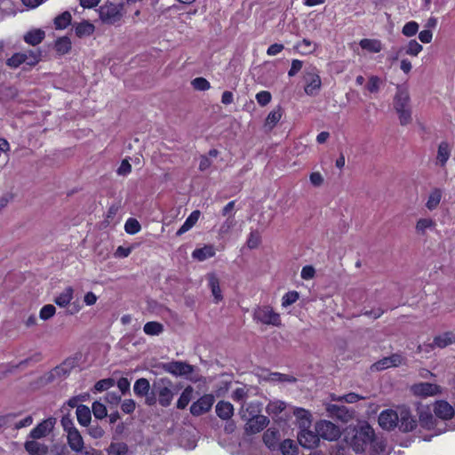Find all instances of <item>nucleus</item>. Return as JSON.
I'll return each mask as SVG.
<instances>
[{
  "mask_svg": "<svg viewBox=\"0 0 455 455\" xmlns=\"http://www.w3.org/2000/svg\"><path fill=\"white\" fill-rule=\"evenodd\" d=\"M44 36L45 33L44 30L36 28L27 32L23 39L28 44L35 46L39 44L44 40Z\"/></svg>",
  "mask_w": 455,
  "mask_h": 455,
  "instance_id": "28",
  "label": "nucleus"
},
{
  "mask_svg": "<svg viewBox=\"0 0 455 455\" xmlns=\"http://www.w3.org/2000/svg\"><path fill=\"white\" fill-rule=\"evenodd\" d=\"M390 367H391V365H390L388 356L382 358L381 360L376 362L372 365V369L375 371H383V370L388 369Z\"/></svg>",
  "mask_w": 455,
  "mask_h": 455,
  "instance_id": "62",
  "label": "nucleus"
},
{
  "mask_svg": "<svg viewBox=\"0 0 455 455\" xmlns=\"http://www.w3.org/2000/svg\"><path fill=\"white\" fill-rule=\"evenodd\" d=\"M114 383H115V381L112 379H104L99 380L95 384L94 388L96 391L101 392V391L107 390L109 387H113Z\"/></svg>",
  "mask_w": 455,
  "mask_h": 455,
  "instance_id": "58",
  "label": "nucleus"
},
{
  "mask_svg": "<svg viewBox=\"0 0 455 455\" xmlns=\"http://www.w3.org/2000/svg\"><path fill=\"white\" fill-rule=\"evenodd\" d=\"M331 399L333 401H342V402H346L348 403H356L357 401L363 399V396H361L355 393H349L343 396H332Z\"/></svg>",
  "mask_w": 455,
  "mask_h": 455,
  "instance_id": "56",
  "label": "nucleus"
},
{
  "mask_svg": "<svg viewBox=\"0 0 455 455\" xmlns=\"http://www.w3.org/2000/svg\"><path fill=\"white\" fill-rule=\"evenodd\" d=\"M143 331L148 335H159L164 331V326L157 322H148L144 325Z\"/></svg>",
  "mask_w": 455,
  "mask_h": 455,
  "instance_id": "45",
  "label": "nucleus"
},
{
  "mask_svg": "<svg viewBox=\"0 0 455 455\" xmlns=\"http://www.w3.org/2000/svg\"><path fill=\"white\" fill-rule=\"evenodd\" d=\"M433 411L438 419L448 420L454 415V408L447 401L438 400L433 404Z\"/></svg>",
  "mask_w": 455,
  "mask_h": 455,
  "instance_id": "19",
  "label": "nucleus"
},
{
  "mask_svg": "<svg viewBox=\"0 0 455 455\" xmlns=\"http://www.w3.org/2000/svg\"><path fill=\"white\" fill-rule=\"evenodd\" d=\"M411 391L417 396L427 397L442 394L443 388L437 384L420 382L413 385Z\"/></svg>",
  "mask_w": 455,
  "mask_h": 455,
  "instance_id": "11",
  "label": "nucleus"
},
{
  "mask_svg": "<svg viewBox=\"0 0 455 455\" xmlns=\"http://www.w3.org/2000/svg\"><path fill=\"white\" fill-rule=\"evenodd\" d=\"M299 298V292L296 291L285 293L282 298V307H287L295 303Z\"/></svg>",
  "mask_w": 455,
  "mask_h": 455,
  "instance_id": "51",
  "label": "nucleus"
},
{
  "mask_svg": "<svg viewBox=\"0 0 455 455\" xmlns=\"http://www.w3.org/2000/svg\"><path fill=\"white\" fill-rule=\"evenodd\" d=\"M150 385L147 379H139L133 387V391L137 395L143 396L148 394Z\"/></svg>",
  "mask_w": 455,
  "mask_h": 455,
  "instance_id": "43",
  "label": "nucleus"
},
{
  "mask_svg": "<svg viewBox=\"0 0 455 455\" xmlns=\"http://www.w3.org/2000/svg\"><path fill=\"white\" fill-rule=\"evenodd\" d=\"M216 413L222 419H228L234 414V407L229 402L220 401L216 405Z\"/></svg>",
  "mask_w": 455,
  "mask_h": 455,
  "instance_id": "32",
  "label": "nucleus"
},
{
  "mask_svg": "<svg viewBox=\"0 0 455 455\" xmlns=\"http://www.w3.org/2000/svg\"><path fill=\"white\" fill-rule=\"evenodd\" d=\"M282 455H298L299 446L295 441L285 439L278 445Z\"/></svg>",
  "mask_w": 455,
  "mask_h": 455,
  "instance_id": "35",
  "label": "nucleus"
},
{
  "mask_svg": "<svg viewBox=\"0 0 455 455\" xmlns=\"http://www.w3.org/2000/svg\"><path fill=\"white\" fill-rule=\"evenodd\" d=\"M71 14L69 12H64L54 19V26L57 29L66 28L71 22Z\"/></svg>",
  "mask_w": 455,
  "mask_h": 455,
  "instance_id": "41",
  "label": "nucleus"
},
{
  "mask_svg": "<svg viewBox=\"0 0 455 455\" xmlns=\"http://www.w3.org/2000/svg\"><path fill=\"white\" fill-rule=\"evenodd\" d=\"M128 451L124 443H112L108 449V455H125Z\"/></svg>",
  "mask_w": 455,
  "mask_h": 455,
  "instance_id": "46",
  "label": "nucleus"
},
{
  "mask_svg": "<svg viewBox=\"0 0 455 455\" xmlns=\"http://www.w3.org/2000/svg\"><path fill=\"white\" fill-rule=\"evenodd\" d=\"M191 84L195 90L207 91L211 88L210 83L204 77H196L191 81Z\"/></svg>",
  "mask_w": 455,
  "mask_h": 455,
  "instance_id": "55",
  "label": "nucleus"
},
{
  "mask_svg": "<svg viewBox=\"0 0 455 455\" xmlns=\"http://www.w3.org/2000/svg\"><path fill=\"white\" fill-rule=\"evenodd\" d=\"M158 385V402L162 406L167 407L171 404L173 398V393L172 391V383L168 379H161Z\"/></svg>",
  "mask_w": 455,
  "mask_h": 455,
  "instance_id": "9",
  "label": "nucleus"
},
{
  "mask_svg": "<svg viewBox=\"0 0 455 455\" xmlns=\"http://www.w3.org/2000/svg\"><path fill=\"white\" fill-rule=\"evenodd\" d=\"M391 367H397L405 363V357L401 354H393L388 356Z\"/></svg>",
  "mask_w": 455,
  "mask_h": 455,
  "instance_id": "61",
  "label": "nucleus"
},
{
  "mask_svg": "<svg viewBox=\"0 0 455 455\" xmlns=\"http://www.w3.org/2000/svg\"><path fill=\"white\" fill-rule=\"evenodd\" d=\"M359 45L370 53H379L383 49V44L379 39L363 38L359 42Z\"/></svg>",
  "mask_w": 455,
  "mask_h": 455,
  "instance_id": "26",
  "label": "nucleus"
},
{
  "mask_svg": "<svg viewBox=\"0 0 455 455\" xmlns=\"http://www.w3.org/2000/svg\"><path fill=\"white\" fill-rule=\"evenodd\" d=\"M67 438H68V446L70 447V449L73 451H75L76 453H78L79 451H82V450L84 446V443L83 437L77 429L71 430L67 435Z\"/></svg>",
  "mask_w": 455,
  "mask_h": 455,
  "instance_id": "23",
  "label": "nucleus"
},
{
  "mask_svg": "<svg viewBox=\"0 0 455 455\" xmlns=\"http://www.w3.org/2000/svg\"><path fill=\"white\" fill-rule=\"evenodd\" d=\"M216 250L212 244H205L201 248H196L192 252V258L197 261H204L214 257Z\"/></svg>",
  "mask_w": 455,
  "mask_h": 455,
  "instance_id": "24",
  "label": "nucleus"
},
{
  "mask_svg": "<svg viewBox=\"0 0 455 455\" xmlns=\"http://www.w3.org/2000/svg\"><path fill=\"white\" fill-rule=\"evenodd\" d=\"M436 223L432 218H420L417 220L415 230L417 234L424 235L427 230L435 228Z\"/></svg>",
  "mask_w": 455,
  "mask_h": 455,
  "instance_id": "29",
  "label": "nucleus"
},
{
  "mask_svg": "<svg viewBox=\"0 0 455 455\" xmlns=\"http://www.w3.org/2000/svg\"><path fill=\"white\" fill-rule=\"evenodd\" d=\"M193 391H194L193 387L190 386L187 387L183 390V392L181 393V395L177 402V407L179 409H184L188 406V404L191 401Z\"/></svg>",
  "mask_w": 455,
  "mask_h": 455,
  "instance_id": "38",
  "label": "nucleus"
},
{
  "mask_svg": "<svg viewBox=\"0 0 455 455\" xmlns=\"http://www.w3.org/2000/svg\"><path fill=\"white\" fill-rule=\"evenodd\" d=\"M92 413L97 419H104L107 416V408L106 406L100 403L94 402L92 406Z\"/></svg>",
  "mask_w": 455,
  "mask_h": 455,
  "instance_id": "54",
  "label": "nucleus"
},
{
  "mask_svg": "<svg viewBox=\"0 0 455 455\" xmlns=\"http://www.w3.org/2000/svg\"><path fill=\"white\" fill-rule=\"evenodd\" d=\"M419 420L422 427L434 430L435 435H440L448 430H455V427L448 426L446 423L439 422L429 411L420 410L419 411Z\"/></svg>",
  "mask_w": 455,
  "mask_h": 455,
  "instance_id": "5",
  "label": "nucleus"
},
{
  "mask_svg": "<svg viewBox=\"0 0 455 455\" xmlns=\"http://www.w3.org/2000/svg\"><path fill=\"white\" fill-rule=\"evenodd\" d=\"M141 227L139 221L135 219L130 218L126 220L124 224V229L126 233L130 235H134L140 232Z\"/></svg>",
  "mask_w": 455,
  "mask_h": 455,
  "instance_id": "50",
  "label": "nucleus"
},
{
  "mask_svg": "<svg viewBox=\"0 0 455 455\" xmlns=\"http://www.w3.org/2000/svg\"><path fill=\"white\" fill-rule=\"evenodd\" d=\"M24 449L29 455H46L49 448L37 439L28 438L24 443Z\"/></svg>",
  "mask_w": 455,
  "mask_h": 455,
  "instance_id": "20",
  "label": "nucleus"
},
{
  "mask_svg": "<svg viewBox=\"0 0 455 455\" xmlns=\"http://www.w3.org/2000/svg\"><path fill=\"white\" fill-rule=\"evenodd\" d=\"M241 418L245 420L250 418H254L256 416H259L260 414V406L257 403H245L242 406L240 410Z\"/></svg>",
  "mask_w": 455,
  "mask_h": 455,
  "instance_id": "27",
  "label": "nucleus"
},
{
  "mask_svg": "<svg viewBox=\"0 0 455 455\" xmlns=\"http://www.w3.org/2000/svg\"><path fill=\"white\" fill-rule=\"evenodd\" d=\"M417 426L416 419L411 416L410 410L406 406L398 407V426L403 432L413 430Z\"/></svg>",
  "mask_w": 455,
  "mask_h": 455,
  "instance_id": "12",
  "label": "nucleus"
},
{
  "mask_svg": "<svg viewBox=\"0 0 455 455\" xmlns=\"http://www.w3.org/2000/svg\"><path fill=\"white\" fill-rule=\"evenodd\" d=\"M326 411L331 416L337 417L340 419L342 421H347V417H343L339 412H346V415L348 416V411L345 406H339L336 404H327Z\"/></svg>",
  "mask_w": 455,
  "mask_h": 455,
  "instance_id": "40",
  "label": "nucleus"
},
{
  "mask_svg": "<svg viewBox=\"0 0 455 455\" xmlns=\"http://www.w3.org/2000/svg\"><path fill=\"white\" fill-rule=\"evenodd\" d=\"M419 24L416 21H409L403 27L402 33L403 36L411 37L417 34Z\"/></svg>",
  "mask_w": 455,
  "mask_h": 455,
  "instance_id": "53",
  "label": "nucleus"
},
{
  "mask_svg": "<svg viewBox=\"0 0 455 455\" xmlns=\"http://www.w3.org/2000/svg\"><path fill=\"white\" fill-rule=\"evenodd\" d=\"M382 84V80L377 76H371L367 84V90L371 93H377Z\"/></svg>",
  "mask_w": 455,
  "mask_h": 455,
  "instance_id": "49",
  "label": "nucleus"
},
{
  "mask_svg": "<svg viewBox=\"0 0 455 455\" xmlns=\"http://www.w3.org/2000/svg\"><path fill=\"white\" fill-rule=\"evenodd\" d=\"M42 52L38 49H28L23 52H15L5 61L10 68H18L22 64L30 67L36 66L41 60Z\"/></svg>",
  "mask_w": 455,
  "mask_h": 455,
  "instance_id": "4",
  "label": "nucleus"
},
{
  "mask_svg": "<svg viewBox=\"0 0 455 455\" xmlns=\"http://www.w3.org/2000/svg\"><path fill=\"white\" fill-rule=\"evenodd\" d=\"M280 440V432L275 427H269L263 435V442L270 450H275L278 447Z\"/></svg>",
  "mask_w": 455,
  "mask_h": 455,
  "instance_id": "25",
  "label": "nucleus"
},
{
  "mask_svg": "<svg viewBox=\"0 0 455 455\" xmlns=\"http://www.w3.org/2000/svg\"><path fill=\"white\" fill-rule=\"evenodd\" d=\"M76 413L77 421L79 422L80 425L86 427L90 424L92 417L89 407L85 405H79L76 408Z\"/></svg>",
  "mask_w": 455,
  "mask_h": 455,
  "instance_id": "37",
  "label": "nucleus"
},
{
  "mask_svg": "<svg viewBox=\"0 0 455 455\" xmlns=\"http://www.w3.org/2000/svg\"><path fill=\"white\" fill-rule=\"evenodd\" d=\"M315 429L318 433L320 439L327 441H336L341 435V430L339 426L330 420L321 419L315 424Z\"/></svg>",
  "mask_w": 455,
  "mask_h": 455,
  "instance_id": "7",
  "label": "nucleus"
},
{
  "mask_svg": "<svg viewBox=\"0 0 455 455\" xmlns=\"http://www.w3.org/2000/svg\"><path fill=\"white\" fill-rule=\"evenodd\" d=\"M206 280L208 282V287L211 289L214 303H219L223 299L219 277L215 273H209L206 275Z\"/></svg>",
  "mask_w": 455,
  "mask_h": 455,
  "instance_id": "21",
  "label": "nucleus"
},
{
  "mask_svg": "<svg viewBox=\"0 0 455 455\" xmlns=\"http://www.w3.org/2000/svg\"><path fill=\"white\" fill-rule=\"evenodd\" d=\"M260 242H261V235H260L259 232L257 230L251 231L250 235L248 236L247 242H246L248 248L255 249L260 244Z\"/></svg>",
  "mask_w": 455,
  "mask_h": 455,
  "instance_id": "48",
  "label": "nucleus"
},
{
  "mask_svg": "<svg viewBox=\"0 0 455 455\" xmlns=\"http://www.w3.org/2000/svg\"><path fill=\"white\" fill-rule=\"evenodd\" d=\"M286 409V403L280 400L270 401L267 405V412L273 418H279Z\"/></svg>",
  "mask_w": 455,
  "mask_h": 455,
  "instance_id": "34",
  "label": "nucleus"
},
{
  "mask_svg": "<svg viewBox=\"0 0 455 455\" xmlns=\"http://www.w3.org/2000/svg\"><path fill=\"white\" fill-rule=\"evenodd\" d=\"M442 196H443V192L440 188L432 189L428 195V197H427V200L426 203V207L429 211L435 210L441 202Z\"/></svg>",
  "mask_w": 455,
  "mask_h": 455,
  "instance_id": "36",
  "label": "nucleus"
},
{
  "mask_svg": "<svg viewBox=\"0 0 455 455\" xmlns=\"http://www.w3.org/2000/svg\"><path fill=\"white\" fill-rule=\"evenodd\" d=\"M73 366V362L71 361H66L60 366L56 367L54 369V375L60 376L61 374L66 375L69 372V370Z\"/></svg>",
  "mask_w": 455,
  "mask_h": 455,
  "instance_id": "60",
  "label": "nucleus"
},
{
  "mask_svg": "<svg viewBox=\"0 0 455 455\" xmlns=\"http://www.w3.org/2000/svg\"><path fill=\"white\" fill-rule=\"evenodd\" d=\"M345 440L355 453L363 455H386V445L381 438L376 437L374 430L366 422L353 429H347Z\"/></svg>",
  "mask_w": 455,
  "mask_h": 455,
  "instance_id": "1",
  "label": "nucleus"
},
{
  "mask_svg": "<svg viewBox=\"0 0 455 455\" xmlns=\"http://www.w3.org/2000/svg\"><path fill=\"white\" fill-rule=\"evenodd\" d=\"M379 424L385 430H392L398 426V408L396 411L387 409L380 412Z\"/></svg>",
  "mask_w": 455,
  "mask_h": 455,
  "instance_id": "13",
  "label": "nucleus"
},
{
  "mask_svg": "<svg viewBox=\"0 0 455 455\" xmlns=\"http://www.w3.org/2000/svg\"><path fill=\"white\" fill-rule=\"evenodd\" d=\"M215 401L212 395H204L195 402L190 407V412L195 416L209 411Z\"/></svg>",
  "mask_w": 455,
  "mask_h": 455,
  "instance_id": "17",
  "label": "nucleus"
},
{
  "mask_svg": "<svg viewBox=\"0 0 455 455\" xmlns=\"http://www.w3.org/2000/svg\"><path fill=\"white\" fill-rule=\"evenodd\" d=\"M315 270L312 266H305L300 273L301 278L304 280H310L314 278Z\"/></svg>",
  "mask_w": 455,
  "mask_h": 455,
  "instance_id": "63",
  "label": "nucleus"
},
{
  "mask_svg": "<svg viewBox=\"0 0 455 455\" xmlns=\"http://www.w3.org/2000/svg\"><path fill=\"white\" fill-rule=\"evenodd\" d=\"M423 50V46L416 40H410L407 44L395 50V54L391 57L392 60H398L403 54L411 57H417Z\"/></svg>",
  "mask_w": 455,
  "mask_h": 455,
  "instance_id": "14",
  "label": "nucleus"
},
{
  "mask_svg": "<svg viewBox=\"0 0 455 455\" xmlns=\"http://www.w3.org/2000/svg\"><path fill=\"white\" fill-rule=\"evenodd\" d=\"M132 172V165L128 162V160L124 159L122 161L120 166L117 169V173L119 175L126 176Z\"/></svg>",
  "mask_w": 455,
  "mask_h": 455,
  "instance_id": "64",
  "label": "nucleus"
},
{
  "mask_svg": "<svg viewBox=\"0 0 455 455\" xmlns=\"http://www.w3.org/2000/svg\"><path fill=\"white\" fill-rule=\"evenodd\" d=\"M455 343V333L452 331L443 332L434 339L433 344H429L426 349L422 347V346H419V352L428 351V349H432L434 347H437L440 348H443L449 345Z\"/></svg>",
  "mask_w": 455,
  "mask_h": 455,
  "instance_id": "18",
  "label": "nucleus"
},
{
  "mask_svg": "<svg viewBox=\"0 0 455 455\" xmlns=\"http://www.w3.org/2000/svg\"><path fill=\"white\" fill-rule=\"evenodd\" d=\"M55 313H56L55 307L52 304H47V305H44L40 309L39 317L42 320L46 321V320L52 318L55 315Z\"/></svg>",
  "mask_w": 455,
  "mask_h": 455,
  "instance_id": "52",
  "label": "nucleus"
},
{
  "mask_svg": "<svg viewBox=\"0 0 455 455\" xmlns=\"http://www.w3.org/2000/svg\"><path fill=\"white\" fill-rule=\"evenodd\" d=\"M271 94L269 92L261 91L256 94L257 102L260 106H266L271 101Z\"/></svg>",
  "mask_w": 455,
  "mask_h": 455,
  "instance_id": "59",
  "label": "nucleus"
},
{
  "mask_svg": "<svg viewBox=\"0 0 455 455\" xmlns=\"http://www.w3.org/2000/svg\"><path fill=\"white\" fill-rule=\"evenodd\" d=\"M321 85L320 76L315 70L306 73L304 91L307 95H316L320 91Z\"/></svg>",
  "mask_w": 455,
  "mask_h": 455,
  "instance_id": "16",
  "label": "nucleus"
},
{
  "mask_svg": "<svg viewBox=\"0 0 455 455\" xmlns=\"http://www.w3.org/2000/svg\"><path fill=\"white\" fill-rule=\"evenodd\" d=\"M71 48V42L68 37H61L55 43V49L60 54L67 53Z\"/></svg>",
  "mask_w": 455,
  "mask_h": 455,
  "instance_id": "47",
  "label": "nucleus"
},
{
  "mask_svg": "<svg viewBox=\"0 0 455 455\" xmlns=\"http://www.w3.org/2000/svg\"><path fill=\"white\" fill-rule=\"evenodd\" d=\"M253 319L260 323L281 326V316L269 306L258 307L253 311Z\"/></svg>",
  "mask_w": 455,
  "mask_h": 455,
  "instance_id": "6",
  "label": "nucleus"
},
{
  "mask_svg": "<svg viewBox=\"0 0 455 455\" xmlns=\"http://www.w3.org/2000/svg\"><path fill=\"white\" fill-rule=\"evenodd\" d=\"M293 414L299 428L297 435L299 443L307 449L317 447L320 443V436L315 429H311V413L303 408H295Z\"/></svg>",
  "mask_w": 455,
  "mask_h": 455,
  "instance_id": "2",
  "label": "nucleus"
},
{
  "mask_svg": "<svg viewBox=\"0 0 455 455\" xmlns=\"http://www.w3.org/2000/svg\"><path fill=\"white\" fill-rule=\"evenodd\" d=\"M236 225L235 215H229L219 228V235L224 236L230 233L233 228Z\"/></svg>",
  "mask_w": 455,
  "mask_h": 455,
  "instance_id": "42",
  "label": "nucleus"
},
{
  "mask_svg": "<svg viewBox=\"0 0 455 455\" xmlns=\"http://www.w3.org/2000/svg\"><path fill=\"white\" fill-rule=\"evenodd\" d=\"M56 422L53 417L44 419L30 431L28 438L39 440L48 436L52 432Z\"/></svg>",
  "mask_w": 455,
  "mask_h": 455,
  "instance_id": "8",
  "label": "nucleus"
},
{
  "mask_svg": "<svg viewBox=\"0 0 455 455\" xmlns=\"http://www.w3.org/2000/svg\"><path fill=\"white\" fill-rule=\"evenodd\" d=\"M394 108L402 125L408 124L411 120L409 90L404 85H398L394 97Z\"/></svg>",
  "mask_w": 455,
  "mask_h": 455,
  "instance_id": "3",
  "label": "nucleus"
},
{
  "mask_svg": "<svg viewBox=\"0 0 455 455\" xmlns=\"http://www.w3.org/2000/svg\"><path fill=\"white\" fill-rule=\"evenodd\" d=\"M94 32V26L88 22L84 21L76 25V34L79 37L89 36Z\"/></svg>",
  "mask_w": 455,
  "mask_h": 455,
  "instance_id": "39",
  "label": "nucleus"
},
{
  "mask_svg": "<svg viewBox=\"0 0 455 455\" xmlns=\"http://www.w3.org/2000/svg\"><path fill=\"white\" fill-rule=\"evenodd\" d=\"M100 18L104 22L114 23L120 19V13L116 7H102L100 11Z\"/></svg>",
  "mask_w": 455,
  "mask_h": 455,
  "instance_id": "31",
  "label": "nucleus"
},
{
  "mask_svg": "<svg viewBox=\"0 0 455 455\" xmlns=\"http://www.w3.org/2000/svg\"><path fill=\"white\" fill-rule=\"evenodd\" d=\"M244 431L247 435H254L262 431L269 423L268 419L264 415L256 416L245 419Z\"/></svg>",
  "mask_w": 455,
  "mask_h": 455,
  "instance_id": "15",
  "label": "nucleus"
},
{
  "mask_svg": "<svg viewBox=\"0 0 455 455\" xmlns=\"http://www.w3.org/2000/svg\"><path fill=\"white\" fill-rule=\"evenodd\" d=\"M74 289L71 286H67L60 293H58L53 301L60 307H67L71 305V301L74 299Z\"/></svg>",
  "mask_w": 455,
  "mask_h": 455,
  "instance_id": "22",
  "label": "nucleus"
},
{
  "mask_svg": "<svg viewBox=\"0 0 455 455\" xmlns=\"http://www.w3.org/2000/svg\"><path fill=\"white\" fill-rule=\"evenodd\" d=\"M451 148L446 141H442L438 146L436 160L438 164L444 166L451 156Z\"/></svg>",
  "mask_w": 455,
  "mask_h": 455,
  "instance_id": "30",
  "label": "nucleus"
},
{
  "mask_svg": "<svg viewBox=\"0 0 455 455\" xmlns=\"http://www.w3.org/2000/svg\"><path fill=\"white\" fill-rule=\"evenodd\" d=\"M283 108L280 106H277L274 108L267 116L265 120V127L268 130H272L277 123L281 120L283 116Z\"/></svg>",
  "mask_w": 455,
  "mask_h": 455,
  "instance_id": "33",
  "label": "nucleus"
},
{
  "mask_svg": "<svg viewBox=\"0 0 455 455\" xmlns=\"http://www.w3.org/2000/svg\"><path fill=\"white\" fill-rule=\"evenodd\" d=\"M297 49L303 54L312 53L315 51L317 44L308 39H303L297 44Z\"/></svg>",
  "mask_w": 455,
  "mask_h": 455,
  "instance_id": "44",
  "label": "nucleus"
},
{
  "mask_svg": "<svg viewBox=\"0 0 455 455\" xmlns=\"http://www.w3.org/2000/svg\"><path fill=\"white\" fill-rule=\"evenodd\" d=\"M309 181L312 186L318 188L321 187L324 182V178L319 172H313L309 175Z\"/></svg>",
  "mask_w": 455,
  "mask_h": 455,
  "instance_id": "57",
  "label": "nucleus"
},
{
  "mask_svg": "<svg viewBox=\"0 0 455 455\" xmlns=\"http://www.w3.org/2000/svg\"><path fill=\"white\" fill-rule=\"evenodd\" d=\"M163 369L166 372L176 377H187L194 371V367L192 365L181 361L164 363L163 365Z\"/></svg>",
  "mask_w": 455,
  "mask_h": 455,
  "instance_id": "10",
  "label": "nucleus"
}]
</instances>
